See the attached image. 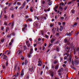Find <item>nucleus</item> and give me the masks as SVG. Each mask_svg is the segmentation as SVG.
Listing matches in <instances>:
<instances>
[{
	"instance_id": "55",
	"label": "nucleus",
	"mask_w": 79,
	"mask_h": 79,
	"mask_svg": "<svg viewBox=\"0 0 79 79\" xmlns=\"http://www.w3.org/2000/svg\"><path fill=\"white\" fill-rule=\"evenodd\" d=\"M7 16L6 15H5L4 16V18H5V19H7Z\"/></svg>"
},
{
	"instance_id": "61",
	"label": "nucleus",
	"mask_w": 79,
	"mask_h": 79,
	"mask_svg": "<svg viewBox=\"0 0 79 79\" xmlns=\"http://www.w3.org/2000/svg\"><path fill=\"white\" fill-rule=\"evenodd\" d=\"M24 49H25V50L26 49V46H24Z\"/></svg>"
},
{
	"instance_id": "17",
	"label": "nucleus",
	"mask_w": 79,
	"mask_h": 79,
	"mask_svg": "<svg viewBox=\"0 0 79 79\" xmlns=\"http://www.w3.org/2000/svg\"><path fill=\"white\" fill-rule=\"evenodd\" d=\"M29 71L32 73V71H33V67H31V69H29Z\"/></svg>"
},
{
	"instance_id": "23",
	"label": "nucleus",
	"mask_w": 79,
	"mask_h": 79,
	"mask_svg": "<svg viewBox=\"0 0 79 79\" xmlns=\"http://www.w3.org/2000/svg\"><path fill=\"white\" fill-rule=\"evenodd\" d=\"M75 12H76V11H75V10H72L71 12L72 13H73V14H74V13H75Z\"/></svg>"
},
{
	"instance_id": "59",
	"label": "nucleus",
	"mask_w": 79,
	"mask_h": 79,
	"mask_svg": "<svg viewBox=\"0 0 79 79\" xmlns=\"http://www.w3.org/2000/svg\"><path fill=\"white\" fill-rule=\"evenodd\" d=\"M56 35H60V34H59V33H58V32H57L56 33Z\"/></svg>"
},
{
	"instance_id": "13",
	"label": "nucleus",
	"mask_w": 79,
	"mask_h": 79,
	"mask_svg": "<svg viewBox=\"0 0 79 79\" xmlns=\"http://www.w3.org/2000/svg\"><path fill=\"white\" fill-rule=\"evenodd\" d=\"M23 76H24V70H22L21 73V77H23Z\"/></svg>"
},
{
	"instance_id": "27",
	"label": "nucleus",
	"mask_w": 79,
	"mask_h": 79,
	"mask_svg": "<svg viewBox=\"0 0 79 79\" xmlns=\"http://www.w3.org/2000/svg\"><path fill=\"white\" fill-rule=\"evenodd\" d=\"M34 25L35 27H37L38 26V25H37V23H35V22L34 23Z\"/></svg>"
},
{
	"instance_id": "52",
	"label": "nucleus",
	"mask_w": 79,
	"mask_h": 79,
	"mask_svg": "<svg viewBox=\"0 0 79 79\" xmlns=\"http://www.w3.org/2000/svg\"><path fill=\"white\" fill-rule=\"evenodd\" d=\"M58 24L59 26H60V25H61V23L59 22L58 23Z\"/></svg>"
},
{
	"instance_id": "34",
	"label": "nucleus",
	"mask_w": 79,
	"mask_h": 79,
	"mask_svg": "<svg viewBox=\"0 0 79 79\" xmlns=\"http://www.w3.org/2000/svg\"><path fill=\"white\" fill-rule=\"evenodd\" d=\"M70 47L71 48H74V47L73 46V45H71L70 46Z\"/></svg>"
},
{
	"instance_id": "22",
	"label": "nucleus",
	"mask_w": 79,
	"mask_h": 79,
	"mask_svg": "<svg viewBox=\"0 0 79 79\" xmlns=\"http://www.w3.org/2000/svg\"><path fill=\"white\" fill-rule=\"evenodd\" d=\"M9 30H10V28L9 27H6V32H7Z\"/></svg>"
},
{
	"instance_id": "16",
	"label": "nucleus",
	"mask_w": 79,
	"mask_h": 79,
	"mask_svg": "<svg viewBox=\"0 0 79 79\" xmlns=\"http://www.w3.org/2000/svg\"><path fill=\"white\" fill-rule=\"evenodd\" d=\"M41 3L42 4H43V5H45V1H44L43 0H41Z\"/></svg>"
},
{
	"instance_id": "63",
	"label": "nucleus",
	"mask_w": 79,
	"mask_h": 79,
	"mask_svg": "<svg viewBox=\"0 0 79 79\" xmlns=\"http://www.w3.org/2000/svg\"><path fill=\"white\" fill-rule=\"evenodd\" d=\"M2 67L3 68H5V66L4 65H2Z\"/></svg>"
},
{
	"instance_id": "50",
	"label": "nucleus",
	"mask_w": 79,
	"mask_h": 79,
	"mask_svg": "<svg viewBox=\"0 0 79 79\" xmlns=\"http://www.w3.org/2000/svg\"><path fill=\"white\" fill-rule=\"evenodd\" d=\"M25 63H26L25 65L26 64H27V63H28V62L27 61V60H25Z\"/></svg>"
},
{
	"instance_id": "51",
	"label": "nucleus",
	"mask_w": 79,
	"mask_h": 79,
	"mask_svg": "<svg viewBox=\"0 0 79 79\" xmlns=\"http://www.w3.org/2000/svg\"><path fill=\"white\" fill-rule=\"evenodd\" d=\"M71 3H72V2H68V5H70V4H71Z\"/></svg>"
},
{
	"instance_id": "53",
	"label": "nucleus",
	"mask_w": 79,
	"mask_h": 79,
	"mask_svg": "<svg viewBox=\"0 0 79 79\" xmlns=\"http://www.w3.org/2000/svg\"><path fill=\"white\" fill-rule=\"evenodd\" d=\"M12 44H13V43L10 42L9 43V45H12Z\"/></svg>"
},
{
	"instance_id": "20",
	"label": "nucleus",
	"mask_w": 79,
	"mask_h": 79,
	"mask_svg": "<svg viewBox=\"0 0 79 79\" xmlns=\"http://www.w3.org/2000/svg\"><path fill=\"white\" fill-rule=\"evenodd\" d=\"M55 40H56V39H54V38H52V40H51V44H52L53 42L54 41H55Z\"/></svg>"
},
{
	"instance_id": "14",
	"label": "nucleus",
	"mask_w": 79,
	"mask_h": 79,
	"mask_svg": "<svg viewBox=\"0 0 79 79\" xmlns=\"http://www.w3.org/2000/svg\"><path fill=\"white\" fill-rule=\"evenodd\" d=\"M18 54L19 55L20 54H21V53H22V51L20 50H18L17 52V54H18Z\"/></svg>"
},
{
	"instance_id": "36",
	"label": "nucleus",
	"mask_w": 79,
	"mask_h": 79,
	"mask_svg": "<svg viewBox=\"0 0 79 79\" xmlns=\"http://www.w3.org/2000/svg\"><path fill=\"white\" fill-rule=\"evenodd\" d=\"M53 26H54V24H53V23H51L50 24V27H53Z\"/></svg>"
},
{
	"instance_id": "26",
	"label": "nucleus",
	"mask_w": 79,
	"mask_h": 79,
	"mask_svg": "<svg viewBox=\"0 0 79 79\" xmlns=\"http://www.w3.org/2000/svg\"><path fill=\"white\" fill-rule=\"evenodd\" d=\"M58 65H57L56 66H55V69H58Z\"/></svg>"
},
{
	"instance_id": "18",
	"label": "nucleus",
	"mask_w": 79,
	"mask_h": 79,
	"mask_svg": "<svg viewBox=\"0 0 79 79\" xmlns=\"http://www.w3.org/2000/svg\"><path fill=\"white\" fill-rule=\"evenodd\" d=\"M63 68H61L60 69H59V71H58L59 73L63 72Z\"/></svg>"
},
{
	"instance_id": "21",
	"label": "nucleus",
	"mask_w": 79,
	"mask_h": 79,
	"mask_svg": "<svg viewBox=\"0 0 79 79\" xmlns=\"http://www.w3.org/2000/svg\"><path fill=\"white\" fill-rule=\"evenodd\" d=\"M30 10L31 12H33V7H31L30 8Z\"/></svg>"
},
{
	"instance_id": "19",
	"label": "nucleus",
	"mask_w": 79,
	"mask_h": 79,
	"mask_svg": "<svg viewBox=\"0 0 79 79\" xmlns=\"http://www.w3.org/2000/svg\"><path fill=\"white\" fill-rule=\"evenodd\" d=\"M77 23H74V24L72 26V27H75V26H77Z\"/></svg>"
},
{
	"instance_id": "44",
	"label": "nucleus",
	"mask_w": 79,
	"mask_h": 79,
	"mask_svg": "<svg viewBox=\"0 0 79 79\" xmlns=\"http://www.w3.org/2000/svg\"><path fill=\"white\" fill-rule=\"evenodd\" d=\"M56 9H57L56 8H55V7L54 8V10L56 12H57V10H56Z\"/></svg>"
},
{
	"instance_id": "40",
	"label": "nucleus",
	"mask_w": 79,
	"mask_h": 79,
	"mask_svg": "<svg viewBox=\"0 0 79 79\" xmlns=\"http://www.w3.org/2000/svg\"><path fill=\"white\" fill-rule=\"evenodd\" d=\"M45 37H46V39H48L49 37H48V36L47 35H45Z\"/></svg>"
},
{
	"instance_id": "43",
	"label": "nucleus",
	"mask_w": 79,
	"mask_h": 79,
	"mask_svg": "<svg viewBox=\"0 0 79 79\" xmlns=\"http://www.w3.org/2000/svg\"><path fill=\"white\" fill-rule=\"evenodd\" d=\"M54 74V73H53V72H52V73H51V75L52 76V77H53Z\"/></svg>"
},
{
	"instance_id": "37",
	"label": "nucleus",
	"mask_w": 79,
	"mask_h": 79,
	"mask_svg": "<svg viewBox=\"0 0 79 79\" xmlns=\"http://www.w3.org/2000/svg\"><path fill=\"white\" fill-rule=\"evenodd\" d=\"M27 46L28 47H30V46H31V44H30L29 43L28 44H27Z\"/></svg>"
},
{
	"instance_id": "12",
	"label": "nucleus",
	"mask_w": 79,
	"mask_h": 79,
	"mask_svg": "<svg viewBox=\"0 0 79 79\" xmlns=\"http://www.w3.org/2000/svg\"><path fill=\"white\" fill-rule=\"evenodd\" d=\"M63 26H60V28L59 29V31H60L61 32L63 31Z\"/></svg>"
},
{
	"instance_id": "56",
	"label": "nucleus",
	"mask_w": 79,
	"mask_h": 79,
	"mask_svg": "<svg viewBox=\"0 0 79 79\" xmlns=\"http://www.w3.org/2000/svg\"><path fill=\"white\" fill-rule=\"evenodd\" d=\"M54 68H55V66L54 65H52V68L53 69Z\"/></svg>"
},
{
	"instance_id": "30",
	"label": "nucleus",
	"mask_w": 79,
	"mask_h": 79,
	"mask_svg": "<svg viewBox=\"0 0 79 79\" xmlns=\"http://www.w3.org/2000/svg\"><path fill=\"white\" fill-rule=\"evenodd\" d=\"M22 30L23 31H25L26 30V27H25L22 28Z\"/></svg>"
},
{
	"instance_id": "58",
	"label": "nucleus",
	"mask_w": 79,
	"mask_h": 79,
	"mask_svg": "<svg viewBox=\"0 0 79 79\" xmlns=\"http://www.w3.org/2000/svg\"><path fill=\"white\" fill-rule=\"evenodd\" d=\"M29 41H26V44H29Z\"/></svg>"
},
{
	"instance_id": "4",
	"label": "nucleus",
	"mask_w": 79,
	"mask_h": 79,
	"mask_svg": "<svg viewBox=\"0 0 79 79\" xmlns=\"http://www.w3.org/2000/svg\"><path fill=\"white\" fill-rule=\"evenodd\" d=\"M38 66H42V62L41 60H39L38 61Z\"/></svg>"
},
{
	"instance_id": "47",
	"label": "nucleus",
	"mask_w": 79,
	"mask_h": 79,
	"mask_svg": "<svg viewBox=\"0 0 79 79\" xmlns=\"http://www.w3.org/2000/svg\"><path fill=\"white\" fill-rule=\"evenodd\" d=\"M56 50L57 52H58L59 51V48H58V47H57L56 48Z\"/></svg>"
},
{
	"instance_id": "60",
	"label": "nucleus",
	"mask_w": 79,
	"mask_h": 79,
	"mask_svg": "<svg viewBox=\"0 0 79 79\" xmlns=\"http://www.w3.org/2000/svg\"><path fill=\"white\" fill-rule=\"evenodd\" d=\"M4 29V28L3 27H1V30H3Z\"/></svg>"
},
{
	"instance_id": "28",
	"label": "nucleus",
	"mask_w": 79,
	"mask_h": 79,
	"mask_svg": "<svg viewBox=\"0 0 79 79\" xmlns=\"http://www.w3.org/2000/svg\"><path fill=\"white\" fill-rule=\"evenodd\" d=\"M7 8H8V6H6V7L4 9V11L5 13H6V11H5V10H6Z\"/></svg>"
},
{
	"instance_id": "41",
	"label": "nucleus",
	"mask_w": 79,
	"mask_h": 79,
	"mask_svg": "<svg viewBox=\"0 0 79 79\" xmlns=\"http://www.w3.org/2000/svg\"><path fill=\"white\" fill-rule=\"evenodd\" d=\"M62 66L63 67H64V68H66V64H62Z\"/></svg>"
},
{
	"instance_id": "31",
	"label": "nucleus",
	"mask_w": 79,
	"mask_h": 79,
	"mask_svg": "<svg viewBox=\"0 0 79 79\" xmlns=\"http://www.w3.org/2000/svg\"><path fill=\"white\" fill-rule=\"evenodd\" d=\"M7 24H8V23L6 22L5 21L4 22V24L3 25V26L4 25H6V26H7Z\"/></svg>"
},
{
	"instance_id": "5",
	"label": "nucleus",
	"mask_w": 79,
	"mask_h": 79,
	"mask_svg": "<svg viewBox=\"0 0 79 79\" xmlns=\"http://www.w3.org/2000/svg\"><path fill=\"white\" fill-rule=\"evenodd\" d=\"M70 39H71V40L73 39V38H69V40H68V39L67 38H65L64 40V41L66 43H68V42L69 41V40H70Z\"/></svg>"
},
{
	"instance_id": "9",
	"label": "nucleus",
	"mask_w": 79,
	"mask_h": 79,
	"mask_svg": "<svg viewBox=\"0 0 79 79\" xmlns=\"http://www.w3.org/2000/svg\"><path fill=\"white\" fill-rule=\"evenodd\" d=\"M47 2L48 3L49 5H52V2H51V0H48Z\"/></svg>"
},
{
	"instance_id": "54",
	"label": "nucleus",
	"mask_w": 79,
	"mask_h": 79,
	"mask_svg": "<svg viewBox=\"0 0 79 79\" xmlns=\"http://www.w3.org/2000/svg\"><path fill=\"white\" fill-rule=\"evenodd\" d=\"M12 2H10L9 3L8 5V6H10V5H12Z\"/></svg>"
},
{
	"instance_id": "2",
	"label": "nucleus",
	"mask_w": 79,
	"mask_h": 79,
	"mask_svg": "<svg viewBox=\"0 0 79 79\" xmlns=\"http://www.w3.org/2000/svg\"><path fill=\"white\" fill-rule=\"evenodd\" d=\"M26 1H24L23 3L22 4V6H21L19 8V9L20 10H21V9H23L25 7V6L26 5Z\"/></svg>"
},
{
	"instance_id": "33",
	"label": "nucleus",
	"mask_w": 79,
	"mask_h": 79,
	"mask_svg": "<svg viewBox=\"0 0 79 79\" xmlns=\"http://www.w3.org/2000/svg\"><path fill=\"white\" fill-rule=\"evenodd\" d=\"M31 54H32V52H30L29 54L28 55V56L29 57H31Z\"/></svg>"
},
{
	"instance_id": "1",
	"label": "nucleus",
	"mask_w": 79,
	"mask_h": 79,
	"mask_svg": "<svg viewBox=\"0 0 79 79\" xmlns=\"http://www.w3.org/2000/svg\"><path fill=\"white\" fill-rule=\"evenodd\" d=\"M52 31H53L52 32H53V34H55V32H56V31L57 32L59 31V28H58V27H57V29L56 28H54L52 30Z\"/></svg>"
},
{
	"instance_id": "7",
	"label": "nucleus",
	"mask_w": 79,
	"mask_h": 79,
	"mask_svg": "<svg viewBox=\"0 0 79 79\" xmlns=\"http://www.w3.org/2000/svg\"><path fill=\"white\" fill-rule=\"evenodd\" d=\"M73 32V31H72L70 33H68L67 32L65 34L66 35H67V36H71V33Z\"/></svg>"
},
{
	"instance_id": "24",
	"label": "nucleus",
	"mask_w": 79,
	"mask_h": 79,
	"mask_svg": "<svg viewBox=\"0 0 79 79\" xmlns=\"http://www.w3.org/2000/svg\"><path fill=\"white\" fill-rule=\"evenodd\" d=\"M40 33L42 35H44V31H41Z\"/></svg>"
},
{
	"instance_id": "39",
	"label": "nucleus",
	"mask_w": 79,
	"mask_h": 79,
	"mask_svg": "<svg viewBox=\"0 0 79 79\" xmlns=\"http://www.w3.org/2000/svg\"><path fill=\"white\" fill-rule=\"evenodd\" d=\"M6 61V66H8V60Z\"/></svg>"
},
{
	"instance_id": "3",
	"label": "nucleus",
	"mask_w": 79,
	"mask_h": 79,
	"mask_svg": "<svg viewBox=\"0 0 79 79\" xmlns=\"http://www.w3.org/2000/svg\"><path fill=\"white\" fill-rule=\"evenodd\" d=\"M3 60H5L6 61H8V57L6 56L5 55H4L3 56V57L2 58Z\"/></svg>"
},
{
	"instance_id": "38",
	"label": "nucleus",
	"mask_w": 79,
	"mask_h": 79,
	"mask_svg": "<svg viewBox=\"0 0 79 79\" xmlns=\"http://www.w3.org/2000/svg\"><path fill=\"white\" fill-rule=\"evenodd\" d=\"M13 42H14V39H12L11 40L10 42L13 43Z\"/></svg>"
},
{
	"instance_id": "25",
	"label": "nucleus",
	"mask_w": 79,
	"mask_h": 79,
	"mask_svg": "<svg viewBox=\"0 0 79 79\" xmlns=\"http://www.w3.org/2000/svg\"><path fill=\"white\" fill-rule=\"evenodd\" d=\"M64 4L63 2H61L60 4V6H64Z\"/></svg>"
},
{
	"instance_id": "6",
	"label": "nucleus",
	"mask_w": 79,
	"mask_h": 79,
	"mask_svg": "<svg viewBox=\"0 0 79 79\" xmlns=\"http://www.w3.org/2000/svg\"><path fill=\"white\" fill-rule=\"evenodd\" d=\"M74 63L75 64H76V65H77L79 63V61L78 60H75L74 61Z\"/></svg>"
},
{
	"instance_id": "49",
	"label": "nucleus",
	"mask_w": 79,
	"mask_h": 79,
	"mask_svg": "<svg viewBox=\"0 0 79 79\" xmlns=\"http://www.w3.org/2000/svg\"><path fill=\"white\" fill-rule=\"evenodd\" d=\"M67 8H68V6H65V7L64 8V10H66Z\"/></svg>"
},
{
	"instance_id": "64",
	"label": "nucleus",
	"mask_w": 79,
	"mask_h": 79,
	"mask_svg": "<svg viewBox=\"0 0 79 79\" xmlns=\"http://www.w3.org/2000/svg\"><path fill=\"white\" fill-rule=\"evenodd\" d=\"M77 7H79V3H77Z\"/></svg>"
},
{
	"instance_id": "10",
	"label": "nucleus",
	"mask_w": 79,
	"mask_h": 79,
	"mask_svg": "<svg viewBox=\"0 0 79 79\" xmlns=\"http://www.w3.org/2000/svg\"><path fill=\"white\" fill-rule=\"evenodd\" d=\"M52 63H53L54 64H56V63H58V61L56 60H54L53 62Z\"/></svg>"
},
{
	"instance_id": "45",
	"label": "nucleus",
	"mask_w": 79,
	"mask_h": 79,
	"mask_svg": "<svg viewBox=\"0 0 79 79\" xmlns=\"http://www.w3.org/2000/svg\"><path fill=\"white\" fill-rule=\"evenodd\" d=\"M60 62H62V61H63V59L62 57L60 58Z\"/></svg>"
},
{
	"instance_id": "8",
	"label": "nucleus",
	"mask_w": 79,
	"mask_h": 79,
	"mask_svg": "<svg viewBox=\"0 0 79 79\" xmlns=\"http://www.w3.org/2000/svg\"><path fill=\"white\" fill-rule=\"evenodd\" d=\"M11 27L12 28H13V26H14V25H15V24L11 22V23H10L8 24V25H9V26H10V25H11Z\"/></svg>"
},
{
	"instance_id": "46",
	"label": "nucleus",
	"mask_w": 79,
	"mask_h": 79,
	"mask_svg": "<svg viewBox=\"0 0 79 79\" xmlns=\"http://www.w3.org/2000/svg\"><path fill=\"white\" fill-rule=\"evenodd\" d=\"M7 55H9V54H10V52H11L10 51H7Z\"/></svg>"
},
{
	"instance_id": "15",
	"label": "nucleus",
	"mask_w": 79,
	"mask_h": 79,
	"mask_svg": "<svg viewBox=\"0 0 79 79\" xmlns=\"http://www.w3.org/2000/svg\"><path fill=\"white\" fill-rule=\"evenodd\" d=\"M27 22H31V21H32V19H29L27 20Z\"/></svg>"
},
{
	"instance_id": "29",
	"label": "nucleus",
	"mask_w": 79,
	"mask_h": 79,
	"mask_svg": "<svg viewBox=\"0 0 79 79\" xmlns=\"http://www.w3.org/2000/svg\"><path fill=\"white\" fill-rule=\"evenodd\" d=\"M18 75H19V73H17L16 74L14 75V76H15V77H18Z\"/></svg>"
},
{
	"instance_id": "11",
	"label": "nucleus",
	"mask_w": 79,
	"mask_h": 79,
	"mask_svg": "<svg viewBox=\"0 0 79 79\" xmlns=\"http://www.w3.org/2000/svg\"><path fill=\"white\" fill-rule=\"evenodd\" d=\"M59 9L61 11H63V10H64L63 7H61V6H59Z\"/></svg>"
},
{
	"instance_id": "57",
	"label": "nucleus",
	"mask_w": 79,
	"mask_h": 79,
	"mask_svg": "<svg viewBox=\"0 0 79 79\" xmlns=\"http://www.w3.org/2000/svg\"><path fill=\"white\" fill-rule=\"evenodd\" d=\"M66 59H67V56H65L64 57V60H66Z\"/></svg>"
},
{
	"instance_id": "32",
	"label": "nucleus",
	"mask_w": 79,
	"mask_h": 79,
	"mask_svg": "<svg viewBox=\"0 0 79 79\" xmlns=\"http://www.w3.org/2000/svg\"><path fill=\"white\" fill-rule=\"evenodd\" d=\"M71 60H72L71 57V56H69V60L70 61V62H71Z\"/></svg>"
},
{
	"instance_id": "62",
	"label": "nucleus",
	"mask_w": 79,
	"mask_h": 79,
	"mask_svg": "<svg viewBox=\"0 0 79 79\" xmlns=\"http://www.w3.org/2000/svg\"><path fill=\"white\" fill-rule=\"evenodd\" d=\"M77 52H79V48H77Z\"/></svg>"
},
{
	"instance_id": "48",
	"label": "nucleus",
	"mask_w": 79,
	"mask_h": 79,
	"mask_svg": "<svg viewBox=\"0 0 79 79\" xmlns=\"http://www.w3.org/2000/svg\"><path fill=\"white\" fill-rule=\"evenodd\" d=\"M17 68V65H15V66L14 67L15 69V71H16V70Z\"/></svg>"
},
{
	"instance_id": "35",
	"label": "nucleus",
	"mask_w": 79,
	"mask_h": 79,
	"mask_svg": "<svg viewBox=\"0 0 79 79\" xmlns=\"http://www.w3.org/2000/svg\"><path fill=\"white\" fill-rule=\"evenodd\" d=\"M11 35H13V36H15V32H13L12 33V34H11Z\"/></svg>"
},
{
	"instance_id": "42",
	"label": "nucleus",
	"mask_w": 79,
	"mask_h": 79,
	"mask_svg": "<svg viewBox=\"0 0 79 79\" xmlns=\"http://www.w3.org/2000/svg\"><path fill=\"white\" fill-rule=\"evenodd\" d=\"M21 3L19 2H18L17 3V4L18 5H21Z\"/></svg>"
}]
</instances>
